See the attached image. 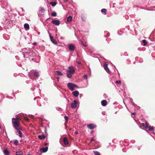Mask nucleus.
Here are the masks:
<instances>
[{
	"label": "nucleus",
	"mask_w": 155,
	"mask_h": 155,
	"mask_svg": "<svg viewBox=\"0 0 155 155\" xmlns=\"http://www.w3.org/2000/svg\"><path fill=\"white\" fill-rule=\"evenodd\" d=\"M4 154L5 155H9L10 153L7 149H5L3 151Z\"/></svg>",
	"instance_id": "412c9836"
},
{
	"label": "nucleus",
	"mask_w": 155,
	"mask_h": 155,
	"mask_svg": "<svg viewBox=\"0 0 155 155\" xmlns=\"http://www.w3.org/2000/svg\"><path fill=\"white\" fill-rule=\"evenodd\" d=\"M130 142L132 143H134L135 142V141L134 140H132L130 141Z\"/></svg>",
	"instance_id": "ea45409f"
},
{
	"label": "nucleus",
	"mask_w": 155,
	"mask_h": 155,
	"mask_svg": "<svg viewBox=\"0 0 155 155\" xmlns=\"http://www.w3.org/2000/svg\"><path fill=\"white\" fill-rule=\"evenodd\" d=\"M64 118L65 120L67 121H68L69 119V117L67 116H65L64 117Z\"/></svg>",
	"instance_id": "f704fd0d"
},
{
	"label": "nucleus",
	"mask_w": 155,
	"mask_h": 155,
	"mask_svg": "<svg viewBox=\"0 0 155 155\" xmlns=\"http://www.w3.org/2000/svg\"><path fill=\"white\" fill-rule=\"evenodd\" d=\"M149 130L150 131H153L154 129V128L152 126H148Z\"/></svg>",
	"instance_id": "2f4dec72"
},
{
	"label": "nucleus",
	"mask_w": 155,
	"mask_h": 155,
	"mask_svg": "<svg viewBox=\"0 0 155 155\" xmlns=\"http://www.w3.org/2000/svg\"><path fill=\"white\" fill-rule=\"evenodd\" d=\"M38 138L40 140H44L45 138V136L43 134H42L38 136Z\"/></svg>",
	"instance_id": "4be33fe9"
},
{
	"label": "nucleus",
	"mask_w": 155,
	"mask_h": 155,
	"mask_svg": "<svg viewBox=\"0 0 155 155\" xmlns=\"http://www.w3.org/2000/svg\"><path fill=\"white\" fill-rule=\"evenodd\" d=\"M81 44H82L84 46H85V44H84V42H81Z\"/></svg>",
	"instance_id": "a19ab883"
},
{
	"label": "nucleus",
	"mask_w": 155,
	"mask_h": 155,
	"mask_svg": "<svg viewBox=\"0 0 155 155\" xmlns=\"http://www.w3.org/2000/svg\"><path fill=\"white\" fill-rule=\"evenodd\" d=\"M68 70H67L68 72L73 73L75 72L74 68L73 66H71L68 67Z\"/></svg>",
	"instance_id": "9d476101"
},
{
	"label": "nucleus",
	"mask_w": 155,
	"mask_h": 155,
	"mask_svg": "<svg viewBox=\"0 0 155 155\" xmlns=\"http://www.w3.org/2000/svg\"><path fill=\"white\" fill-rule=\"evenodd\" d=\"M94 153L95 155H101L100 153L97 151H94Z\"/></svg>",
	"instance_id": "7c9ffc66"
},
{
	"label": "nucleus",
	"mask_w": 155,
	"mask_h": 155,
	"mask_svg": "<svg viewBox=\"0 0 155 155\" xmlns=\"http://www.w3.org/2000/svg\"><path fill=\"white\" fill-rule=\"evenodd\" d=\"M47 145H48L47 143H45V146H46Z\"/></svg>",
	"instance_id": "5fc2aeb1"
},
{
	"label": "nucleus",
	"mask_w": 155,
	"mask_h": 155,
	"mask_svg": "<svg viewBox=\"0 0 155 155\" xmlns=\"http://www.w3.org/2000/svg\"><path fill=\"white\" fill-rule=\"evenodd\" d=\"M23 56L24 58H28L29 57L30 52L29 48H24L22 50Z\"/></svg>",
	"instance_id": "7ed1b4c3"
},
{
	"label": "nucleus",
	"mask_w": 155,
	"mask_h": 155,
	"mask_svg": "<svg viewBox=\"0 0 155 155\" xmlns=\"http://www.w3.org/2000/svg\"><path fill=\"white\" fill-rule=\"evenodd\" d=\"M51 15L53 17H55L57 15V13L55 12H52Z\"/></svg>",
	"instance_id": "c756f323"
},
{
	"label": "nucleus",
	"mask_w": 155,
	"mask_h": 155,
	"mask_svg": "<svg viewBox=\"0 0 155 155\" xmlns=\"http://www.w3.org/2000/svg\"><path fill=\"white\" fill-rule=\"evenodd\" d=\"M18 143V140H16L15 141H14V143L16 144V145H17Z\"/></svg>",
	"instance_id": "e433bc0d"
},
{
	"label": "nucleus",
	"mask_w": 155,
	"mask_h": 155,
	"mask_svg": "<svg viewBox=\"0 0 155 155\" xmlns=\"http://www.w3.org/2000/svg\"><path fill=\"white\" fill-rule=\"evenodd\" d=\"M116 83L120 84L121 83V82L120 81H116Z\"/></svg>",
	"instance_id": "4c0bfd02"
},
{
	"label": "nucleus",
	"mask_w": 155,
	"mask_h": 155,
	"mask_svg": "<svg viewBox=\"0 0 155 155\" xmlns=\"http://www.w3.org/2000/svg\"><path fill=\"white\" fill-rule=\"evenodd\" d=\"M63 141L64 142V143L65 144H68V139L66 137H64L63 139Z\"/></svg>",
	"instance_id": "5701e85b"
},
{
	"label": "nucleus",
	"mask_w": 155,
	"mask_h": 155,
	"mask_svg": "<svg viewBox=\"0 0 155 155\" xmlns=\"http://www.w3.org/2000/svg\"><path fill=\"white\" fill-rule=\"evenodd\" d=\"M61 155H63L62 154H61Z\"/></svg>",
	"instance_id": "bf43d9fd"
},
{
	"label": "nucleus",
	"mask_w": 155,
	"mask_h": 155,
	"mask_svg": "<svg viewBox=\"0 0 155 155\" xmlns=\"http://www.w3.org/2000/svg\"><path fill=\"white\" fill-rule=\"evenodd\" d=\"M72 73L68 72V73L67 74V76L68 78H70L72 77Z\"/></svg>",
	"instance_id": "bb28decb"
},
{
	"label": "nucleus",
	"mask_w": 155,
	"mask_h": 155,
	"mask_svg": "<svg viewBox=\"0 0 155 155\" xmlns=\"http://www.w3.org/2000/svg\"><path fill=\"white\" fill-rule=\"evenodd\" d=\"M101 104L102 106H105L107 105V102L106 100H103L101 101Z\"/></svg>",
	"instance_id": "dca6fc26"
},
{
	"label": "nucleus",
	"mask_w": 155,
	"mask_h": 155,
	"mask_svg": "<svg viewBox=\"0 0 155 155\" xmlns=\"http://www.w3.org/2000/svg\"><path fill=\"white\" fill-rule=\"evenodd\" d=\"M145 131H146L147 133H148L150 135H151L146 130H144Z\"/></svg>",
	"instance_id": "6e6d98bb"
},
{
	"label": "nucleus",
	"mask_w": 155,
	"mask_h": 155,
	"mask_svg": "<svg viewBox=\"0 0 155 155\" xmlns=\"http://www.w3.org/2000/svg\"><path fill=\"white\" fill-rule=\"evenodd\" d=\"M27 155H31L30 154H28Z\"/></svg>",
	"instance_id": "4d7b16f0"
},
{
	"label": "nucleus",
	"mask_w": 155,
	"mask_h": 155,
	"mask_svg": "<svg viewBox=\"0 0 155 155\" xmlns=\"http://www.w3.org/2000/svg\"><path fill=\"white\" fill-rule=\"evenodd\" d=\"M48 33L49 34V36L50 37V38L51 40V41L55 45H56L57 44V41L54 38L51 36L50 35V34L49 33V32H48Z\"/></svg>",
	"instance_id": "1a4fd4ad"
},
{
	"label": "nucleus",
	"mask_w": 155,
	"mask_h": 155,
	"mask_svg": "<svg viewBox=\"0 0 155 155\" xmlns=\"http://www.w3.org/2000/svg\"><path fill=\"white\" fill-rule=\"evenodd\" d=\"M52 23L54 25L58 26L60 24V21L58 20H53L52 21Z\"/></svg>",
	"instance_id": "9b49d317"
},
{
	"label": "nucleus",
	"mask_w": 155,
	"mask_h": 155,
	"mask_svg": "<svg viewBox=\"0 0 155 155\" xmlns=\"http://www.w3.org/2000/svg\"><path fill=\"white\" fill-rule=\"evenodd\" d=\"M34 76L36 78H38L39 76V73L38 72H35L34 73Z\"/></svg>",
	"instance_id": "b1692460"
},
{
	"label": "nucleus",
	"mask_w": 155,
	"mask_h": 155,
	"mask_svg": "<svg viewBox=\"0 0 155 155\" xmlns=\"http://www.w3.org/2000/svg\"><path fill=\"white\" fill-rule=\"evenodd\" d=\"M141 44L144 46H146L147 44L146 41L145 40H143L142 41Z\"/></svg>",
	"instance_id": "a878e982"
},
{
	"label": "nucleus",
	"mask_w": 155,
	"mask_h": 155,
	"mask_svg": "<svg viewBox=\"0 0 155 155\" xmlns=\"http://www.w3.org/2000/svg\"><path fill=\"white\" fill-rule=\"evenodd\" d=\"M68 87L71 91H73L75 88H78L79 87L76 85L72 83H69L67 84Z\"/></svg>",
	"instance_id": "f03ea898"
},
{
	"label": "nucleus",
	"mask_w": 155,
	"mask_h": 155,
	"mask_svg": "<svg viewBox=\"0 0 155 155\" xmlns=\"http://www.w3.org/2000/svg\"><path fill=\"white\" fill-rule=\"evenodd\" d=\"M77 102L76 100H74L73 102L71 103V107L72 108H75L77 107Z\"/></svg>",
	"instance_id": "0eeeda50"
},
{
	"label": "nucleus",
	"mask_w": 155,
	"mask_h": 155,
	"mask_svg": "<svg viewBox=\"0 0 155 155\" xmlns=\"http://www.w3.org/2000/svg\"><path fill=\"white\" fill-rule=\"evenodd\" d=\"M132 104L133 106H135V105H136V104L133 102H132Z\"/></svg>",
	"instance_id": "49530a36"
},
{
	"label": "nucleus",
	"mask_w": 155,
	"mask_h": 155,
	"mask_svg": "<svg viewBox=\"0 0 155 155\" xmlns=\"http://www.w3.org/2000/svg\"><path fill=\"white\" fill-rule=\"evenodd\" d=\"M50 4L53 6H54L56 5V3L55 2H51Z\"/></svg>",
	"instance_id": "473e14b6"
},
{
	"label": "nucleus",
	"mask_w": 155,
	"mask_h": 155,
	"mask_svg": "<svg viewBox=\"0 0 155 155\" xmlns=\"http://www.w3.org/2000/svg\"><path fill=\"white\" fill-rule=\"evenodd\" d=\"M65 2H68V0H63Z\"/></svg>",
	"instance_id": "603ef678"
},
{
	"label": "nucleus",
	"mask_w": 155,
	"mask_h": 155,
	"mask_svg": "<svg viewBox=\"0 0 155 155\" xmlns=\"http://www.w3.org/2000/svg\"><path fill=\"white\" fill-rule=\"evenodd\" d=\"M48 149V147H42L40 148V151L42 153H44L46 152Z\"/></svg>",
	"instance_id": "f8f14e48"
},
{
	"label": "nucleus",
	"mask_w": 155,
	"mask_h": 155,
	"mask_svg": "<svg viewBox=\"0 0 155 155\" xmlns=\"http://www.w3.org/2000/svg\"><path fill=\"white\" fill-rule=\"evenodd\" d=\"M21 9L22 10L23 12H24V9H23V8H21Z\"/></svg>",
	"instance_id": "a18cd8bd"
},
{
	"label": "nucleus",
	"mask_w": 155,
	"mask_h": 155,
	"mask_svg": "<svg viewBox=\"0 0 155 155\" xmlns=\"http://www.w3.org/2000/svg\"><path fill=\"white\" fill-rule=\"evenodd\" d=\"M87 127L90 129H94L96 127V126L93 124H87Z\"/></svg>",
	"instance_id": "6e6552de"
},
{
	"label": "nucleus",
	"mask_w": 155,
	"mask_h": 155,
	"mask_svg": "<svg viewBox=\"0 0 155 155\" xmlns=\"http://www.w3.org/2000/svg\"><path fill=\"white\" fill-rule=\"evenodd\" d=\"M24 27L27 30H28L29 29V25L27 23H25L24 24Z\"/></svg>",
	"instance_id": "a211bd4d"
},
{
	"label": "nucleus",
	"mask_w": 155,
	"mask_h": 155,
	"mask_svg": "<svg viewBox=\"0 0 155 155\" xmlns=\"http://www.w3.org/2000/svg\"><path fill=\"white\" fill-rule=\"evenodd\" d=\"M104 68L105 70L106 71V72L108 73H110V71L109 70V69L108 68V64L106 62H105L103 65Z\"/></svg>",
	"instance_id": "423d86ee"
},
{
	"label": "nucleus",
	"mask_w": 155,
	"mask_h": 155,
	"mask_svg": "<svg viewBox=\"0 0 155 155\" xmlns=\"http://www.w3.org/2000/svg\"><path fill=\"white\" fill-rule=\"evenodd\" d=\"M142 125L145 128H147L149 126V123L147 121H146L145 124L143 123H142Z\"/></svg>",
	"instance_id": "6ab92c4d"
},
{
	"label": "nucleus",
	"mask_w": 155,
	"mask_h": 155,
	"mask_svg": "<svg viewBox=\"0 0 155 155\" xmlns=\"http://www.w3.org/2000/svg\"><path fill=\"white\" fill-rule=\"evenodd\" d=\"M45 11V9L44 8H41L38 12V15H43Z\"/></svg>",
	"instance_id": "2eb2a0df"
},
{
	"label": "nucleus",
	"mask_w": 155,
	"mask_h": 155,
	"mask_svg": "<svg viewBox=\"0 0 155 155\" xmlns=\"http://www.w3.org/2000/svg\"><path fill=\"white\" fill-rule=\"evenodd\" d=\"M19 120V119L18 118H13L12 119V121L13 127L15 130H18L20 129Z\"/></svg>",
	"instance_id": "f257e3e1"
},
{
	"label": "nucleus",
	"mask_w": 155,
	"mask_h": 155,
	"mask_svg": "<svg viewBox=\"0 0 155 155\" xmlns=\"http://www.w3.org/2000/svg\"><path fill=\"white\" fill-rule=\"evenodd\" d=\"M83 77L84 78V79H87V75H84L83 76Z\"/></svg>",
	"instance_id": "c9c22d12"
},
{
	"label": "nucleus",
	"mask_w": 155,
	"mask_h": 155,
	"mask_svg": "<svg viewBox=\"0 0 155 155\" xmlns=\"http://www.w3.org/2000/svg\"><path fill=\"white\" fill-rule=\"evenodd\" d=\"M37 98L38 99L37 100V102L38 106H41L42 104H44L45 101V98L43 97L41 98L38 97Z\"/></svg>",
	"instance_id": "20e7f679"
},
{
	"label": "nucleus",
	"mask_w": 155,
	"mask_h": 155,
	"mask_svg": "<svg viewBox=\"0 0 155 155\" xmlns=\"http://www.w3.org/2000/svg\"><path fill=\"white\" fill-rule=\"evenodd\" d=\"M21 130V129L20 128V129L16 130H17L16 133H17L18 134H19V137H22V133L20 131Z\"/></svg>",
	"instance_id": "f3484780"
},
{
	"label": "nucleus",
	"mask_w": 155,
	"mask_h": 155,
	"mask_svg": "<svg viewBox=\"0 0 155 155\" xmlns=\"http://www.w3.org/2000/svg\"><path fill=\"white\" fill-rule=\"evenodd\" d=\"M45 133L46 134L47 133V130H46V128H45Z\"/></svg>",
	"instance_id": "c03bdc74"
},
{
	"label": "nucleus",
	"mask_w": 155,
	"mask_h": 155,
	"mask_svg": "<svg viewBox=\"0 0 155 155\" xmlns=\"http://www.w3.org/2000/svg\"><path fill=\"white\" fill-rule=\"evenodd\" d=\"M33 45H36L37 44H36V42H34V43H33Z\"/></svg>",
	"instance_id": "8fccbe9b"
},
{
	"label": "nucleus",
	"mask_w": 155,
	"mask_h": 155,
	"mask_svg": "<svg viewBox=\"0 0 155 155\" xmlns=\"http://www.w3.org/2000/svg\"><path fill=\"white\" fill-rule=\"evenodd\" d=\"M2 7L3 8H5L8 10V8L10 7V6L9 5L6 1H4L2 5Z\"/></svg>",
	"instance_id": "39448f33"
},
{
	"label": "nucleus",
	"mask_w": 155,
	"mask_h": 155,
	"mask_svg": "<svg viewBox=\"0 0 155 155\" xmlns=\"http://www.w3.org/2000/svg\"><path fill=\"white\" fill-rule=\"evenodd\" d=\"M0 128L1 129V127H0Z\"/></svg>",
	"instance_id": "13d9d810"
},
{
	"label": "nucleus",
	"mask_w": 155,
	"mask_h": 155,
	"mask_svg": "<svg viewBox=\"0 0 155 155\" xmlns=\"http://www.w3.org/2000/svg\"><path fill=\"white\" fill-rule=\"evenodd\" d=\"M72 94L74 97H78V96L79 93L78 91H73L72 93Z\"/></svg>",
	"instance_id": "4468645a"
},
{
	"label": "nucleus",
	"mask_w": 155,
	"mask_h": 155,
	"mask_svg": "<svg viewBox=\"0 0 155 155\" xmlns=\"http://www.w3.org/2000/svg\"><path fill=\"white\" fill-rule=\"evenodd\" d=\"M56 74L59 76H62L63 75V73L60 71H56Z\"/></svg>",
	"instance_id": "393cba45"
},
{
	"label": "nucleus",
	"mask_w": 155,
	"mask_h": 155,
	"mask_svg": "<svg viewBox=\"0 0 155 155\" xmlns=\"http://www.w3.org/2000/svg\"><path fill=\"white\" fill-rule=\"evenodd\" d=\"M94 139L92 138V139H91L90 140V141H91V142H92V141H94Z\"/></svg>",
	"instance_id": "de8ad7c7"
},
{
	"label": "nucleus",
	"mask_w": 155,
	"mask_h": 155,
	"mask_svg": "<svg viewBox=\"0 0 155 155\" xmlns=\"http://www.w3.org/2000/svg\"><path fill=\"white\" fill-rule=\"evenodd\" d=\"M68 48L71 51H73L75 49V47L72 44H69Z\"/></svg>",
	"instance_id": "ddd939ff"
},
{
	"label": "nucleus",
	"mask_w": 155,
	"mask_h": 155,
	"mask_svg": "<svg viewBox=\"0 0 155 155\" xmlns=\"http://www.w3.org/2000/svg\"><path fill=\"white\" fill-rule=\"evenodd\" d=\"M135 114H136V113H135V112H133V113H132V115H135Z\"/></svg>",
	"instance_id": "864d4df0"
},
{
	"label": "nucleus",
	"mask_w": 155,
	"mask_h": 155,
	"mask_svg": "<svg viewBox=\"0 0 155 155\" xmlns=\"http://www.w3.org/2000/svg\"><path fill=\"white\" fill-rule=\"evenodd\" d=\"M78 60V58H76V63L77 64H78L79 65L81 64V63Z\"/></svg>",
	"instance_id": "72a5a7b5"
},
{
	"label": "nucleus",
	"mask_w": 155,
	"mask_h": 155,
	"mask_svg": "<svg viewBox=\"0 0 155 155\" xmlns=\"http://www.w3.org/2000/svg\"><path fill=\"white\" fill-rule=\"evenodd\" d=\"M61 109L60 108V107H57V110L58 111H60L61 110Z\"/></svg>",
	"instance_id": "58836bf2"
},
{
	"label": "nucleus",
	"mask_w": 155,
	"mask_h": 155,
	"mask_svg": "<svg viewBox=\"0 0 155 155\" xmlns=\"http://www.w3.org/2000/svg\"><path fill=\"white\" fill-rule=\"evenodd\" d=\"M25 119L26 120H27V121H28L29 120V119H28V118H26V117H25Z\"/></svg>",
	"instance_id": "37998d69"
},
{
	"label": "nucleus",
	"mask_w": 155,
	"mask_h": 155,
	"mask_svg": "<svg viewBox=\"0 0 155 155\" xmlns=\"http://www.w3.org/2000/svg\"><path fill=\"white\" fill-rule=\"evenodd\" d=\"M106 11H107V10L106 9H104V8H103V9H102L101 10V12H102V13H104L105 14H106Z\"/></svg>",
	"instance_id": "c85d7f7f"
},
{
	"label": "nucleus",
	"mask_w": 155,
	"mask_h": 155,
	"mask_svg": "<svg viewBox=\"0 0 155 155\" xmlns=\"http://www.w3.org/2000/svg\"><path fill=\"white\" fill-rule=\"evenodd\" d=\"M56 78L57 79V81H59V77H57Z\"/></svg>",
	"instance_id": "79ce46f5"
},
{
	"label": "nucleus",
	"mask_w": 155,
	"mask_h": 155,
	"mask_svg": "<svg viewBox=\"0 0 155 155\" xmlns=\"http://www.w3.org/2000/svg\"><path fill=\"white\" fill-rule=\"evenodd\" d=\"M94 132V131H92L91 132V134H93V133Z\"/></svg>",
	"instance_id": "3c124183"
},
{
	"label": "nucleus",
	"mask_w": 155,
	"mask_h": 155,
	"mask_svg": "<svg viewBox=\"0 0 155 155\" xmlns=\"http://www.w3.org/2000/svg\"><path fill=\"white\" fill-rule=\"evenodd\" d=\"M23 153L22 151H17L16 152V155H22Z\"/></svg>",
	"instance_id": "cd10ccee"
},
{
	"label": "nucleus",
	"mask_w": 155,
	"mask_h": 155,
	"mask_svg": "<svg viewBox=\"0 0 155 155\" xmlns=\"http://www.w3.org/2000/svg\"><path fill=\"white\" fill-rule=\"evenodd\" d=\"M75 134H78V132L77 131H76L75 132Z\"/></svg>",
	"instance_id": "09e8293b"
},
{
	"label": "nucleus",
	"mask_w": 155,
	"mask_h": 155,
	"mask_svg": "<svg viewBox=\"0 0 155 155\" xmlns=\"http://www.w3.org/2000/svg\"><path fill=\"white\" fill-rule=\"evenodd\" d=\"M72 20V17L71 16H69L67 19V21L68 22H71Z\"/></svg>",
	"instance_id": "aec40b11"
}]
</instances>
